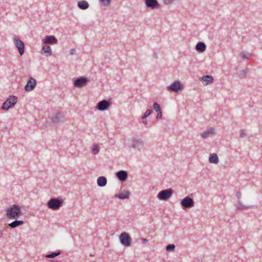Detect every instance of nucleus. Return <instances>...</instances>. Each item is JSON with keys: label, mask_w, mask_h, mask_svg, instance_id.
<instances>
[{"label": "nucleus", "mask_w": 262, "mask_h": 262, "mask_svg": "<svg viewBox=\"0 0 262 262\" xmlns=\"http://www.w3.org/2000/svg\"><path fill=\"white\" fill-rule=\"evenodd\" d=\"M6 215L9 219H16L21 215L20 207L17 205H13L6 210Z\"/></svg>", "instance_id": "obj_1"}, {"label": "nucleus", "mask_w": 262, "mask_h": 262, "mask_svg": "<svg viewBox=\"0 0 262 262\" xmlns=\"http://www.w3.org/2000/svg\"><path fill=\"white\" fill-rule=\"evenodd\" d=\"M63 200L58 198H52L47 203V206L49 209L54 210L59 209L63 205Z\"/></svg>", "instance_id": "obj_2"}, {"label": "nucleus", "mask_w": 262, "mask_h": 262, "mask_svg": "<svg viewBox=\"0 0 262 262\" xmlns=\"http://www.w3.org/2000/svg\"><path fill=\"white\" fill-rule=\"evenodd\" d=\"M17 101V97L16 96L13 95L9 96L3 103L2 108L5 111H8L16 103Z\"/></svg>", "instance_id": "obj_3"}, {"label": "nucleus", "mask_w": 262, "mask_h": 262, "mask_svg": "<svg viewBox=\"0 0 262 262\" xmlns=\"http://www.w3.org/2000/svg\"><path fill=\"white\" fill-rule=\"evenodd\" d=\"M173 192L171 188L163 190L158 193L157 197L160 200L166 201L171 196Z\"/></svg>", "instance_id": "obj_4"}, {"label": "nucleus", "mask_w": 262, "mask_h": 262, "mask_svg": "<svg viewBox=\"0 0 262 262\" xmlns=\"http://www.w3.org/2000/svg\"><path fill=\"white\" fill-rule=\"evenodd\" d=\"M180 204L184 209H186L193 207L194 202L191 198L187 196L181 201Z\"/></svg>", "instance_id": "obj_5"}, {"label": "nucleus", "mask_w": 262, "mask_h": 262, "mask_svg": "<svg viewBox=\"0 0 262 262\" xmlns=\"http://www.w3.org/2000/svg\"><path fill=\"white\" fill-rule=\"evenodd\" d=\"M13 39L14 45L18 49L20 55H23L25 52V45L24 42L17 36H14Z\"/></svg>", "instance_id": "obj_6"}, {"label": "nucleus", "mask_w": 262, "mask_h": 262, "mask_svg": "<svg viewBox=\"0 0 262 262\" xmlns=\"http://www.w3.org/2000/svg\"><path fill=\"white\" fill-rule=\"evenodd\" d=\"M120 241L121 244L125 247H129L131 245L132 239L129 234L126 232H123L120 234Z\"/></svg>", "instance_id": "obj_7"}, {"label": "nucleus", "mask_w": 262, "mask_h": 262, "mask_svg": "<svg viewBox=\"0 0 262 262\" xmlns=\"http://www.w3.org/2000/svg\"><path fill=\"white\" fill-rule=\"evenodd\" d=\"M111 104L110 101L104 99L97 103L96 108L99 111H104L111 106Z\"/></svg>", "instance_id": "obj_8"}, {"label": "nucleus", "mask_w": 262, "mask_h": 262, "mask_svg": "<svg viewBox=\"0 0 262 262\" xmlns=\"http://www.w3.org/2000/svg\"><path fill=\"white\" fill-rule=\"evenodd\" d=\"M183 88V84L179 81H176L167 87L168 90L173 92H178L179 91H181Z\"/></svg>", "instance_id": "obj_9"}, {"label": "nucleus", "mask_w": 262, "mask_h": 262, "mask_svg": "<svg viewBox=\"0 0 262 262\" xmlns=\"http://www.w3.org/2000/svg\"><path fill=\"white\" fill-rule=\"evenodd\" d=\"M89 81V79L85 77H80L74 81V86L76 88H82Z\"/></svg>", "instance_id": "obj_10"}, {"label": "nucleus", "mask_w": 262, "mask_h": 262, "mask_svg": "<svg viewBox=\"0 0 262 262\" xmlns=\"http://www.w3.org/2000/svg\"><path fill=\"white\" fill-rule=\"evenodd\" d=\"M145 4L147 8L151 9H159L160 5L157 0H144Z\"/></svg>", "instance_id": "obj_11"}, {"label": "nucleus", "mask_w": 262, "mask_h": 262, "mask_svg": "<svg viewBox=\"0 0 262 262\" xmlns=\"http://www.w3.org/2000/svg\"><path fill=\"white\" fill-rule=\"evenodd\" d=\"M36 84V80L30 77L27 84L25 86V90L27 92H30L34 90Z\"/></svg>", "instance_id": "obj_12"}, {"label": "nucleus", "mask_w": 262, "mask_h": 262, "mask_svg": "<svg viewBox=\"0 0 262 262\" xmlns=\"http://www.w3.org/2000/svg\"><path fill=\"white\" fill-rule=\"evenodd\" d=\"M64 118V114L62 112H57L53 115L51 118L52 121L54 124H58Z\"/></svg>", "instance_id": "obj_13"}, {"label": "nucleus", "mask_w": 262, "mask_h": 262, "mask_svg": "<svg viewBox=\"0 0 262 262\" xmlns=\"http://www.w3.org/2000/svg\"><path fill=\"white\" fill-rule=\"evenodd\" d=\"M45 44H57L58 42L57 39L53 35H47L42 40Z\"/></svg>", "instance_id": "obj_14"}, {"label": "nucleus", "mask_w": 262, "mask_h": 262, "mask_svg": "<svg viewBox=\"0 0 262 262\" xmlns=\"http://www.w3.org/2000/svg\"><path fill=\"white\" fill-rule=\"evenodd\" d=\"M116 176L120 181L124 182L127 179L128 174L125 170H120L116 173Z\"/></svg>", "instance_id": "obj_15"}, {"label": "nucleus", "mask_w": 262, "mask_h": 262, "mask_svg": "<svg viewBox=\"0 0 262 262\" xmlns=\"http://www.w3.org/2000/svg\"><path fill=\"white\" fill-rule=\"evenodd\" d=\"M143 146V142L141 139H134L132 143V147L134 148L140 149Z\"/></svg>", "instance_id": "obj_16"}, {"label": "nucleus", "mask_w": 262, "mask_h": 262, "mask_svg": "<svg viewBox=\"0 0 262 262\" xmlns=\"http://www.w3.org/2000/svg\"><path fill=\"white\" fill-rule=\"evenodd\" d=\"M200 80L205 82V85H208L213 82V78L211 75L203 76L200 78Z\"/></svg>", "instance_id": "obj_17"}, {"label": "nucleus", "mask_w": 262, "mask_h": 262, "mask_svg": "<svg viewBox=\"0 0 262 262\" xmlns=\"http://www.w3.org/2000/svg\"><path fill=\"white\" fill-rule=\"evenodd\" d=\"M130 193L129 191L126 190L123 193H121L119 194H116L115 195V197L116 198H119L121 200L127 199H128Z\"/></svg>", "instance_id": "obj_18"}, {"label": "nucleus", "mask_w": 262, "mask_h": 262, "mask_svg": "<svg viewBox=\"0 0 262 262\" xmlns=\"http://www.w3.org/2000/svg\"><path fill=\"white\" fill-rule=\"evenodd\" d=\"M206 45L202 41H199L195 46V49L199 52H203L206 50Z\"/></svg>", "instance_id": "obj_19"}, {"label": "nucleus", "mask_w": 262, "mask_h": 262, "mask_svg": "<svg viewBox=\"0 0 262 262\" xmlns=\"http://www.w3.org/2000/svg\"><path fill=\"white\" fill-rule=\"evenodd\" d=\"M97 185L101 187L105 186L107 184V179L105 177L101 176L97 179Z\"/></svg>", "instance_id": "obj_20"}, {"label": "nucleus", "mask_w": 262, "mask_h": 262, "mask_svg": "<svg viewBox=\"0 0 262 262\" xmlns=\"http://www.w3.org/2000/svg\"><path fill=\"white\" fill-rule=\"evenodd\" d=\"M41 54H46V56H48L52 54V50L51 47L48 45H45L41 49Z\"/></svg>", "instance_id": "obj_21"}, {"label": "nucleus", "mask_w": 262, "mask_h": 262, "mask_svg": "<svg viewBox=\"0 0 262 262\" xmlns=\"http://www.w3.org/2000/svg\"><path fill=\"white\" fill-rule=\"evenodd\" d=\"M209 162L210 163L217 164L219 162V158L216 154H211L209 156Z\"/></svg>", "instance_id": "obj_22"}, {"label": "nucleus", "mask_w": 262, "mask_h": 262, "mask_svg": "<svg viewBox=\"0 0 262 262\" xmlns=\"http://www.w3.org/2000/svg\"><path fill=\"white\" fill-rule=\"evenodd\" d=\"M78 7L82 10H85L89 7V4L86 1H81L78 2Z\"/></svg>", "instance_id": "obj_23"}, {"label": "nucleus", "mask_w": 262, "mask_h": 262, "mask_svg": "<svg viewBox=\"0 0 262 262\" xmlns=\"http://www.w3.org/2000/svg\"><path fill=\"white\" fill-rule=\"evenodd\" d=\"M214 133V129L210 128V129L203 132L201 136L203 138H206L209 136L210 135L213 134Z\"/></svg>", "instance_id": "obj_24"}, {"label": "nucleus", "mask_w": 262, "mask_h": 262, "mask_svg": "<svg viewBox=\"0 0 262 262\" xmlns=\"http://www.w3.org/2000/svg\"><path fill=\"white\" fill-rule=\"evenodd\" d=\"M24 223V222L23 221L15 220L14 221H13L11 223L9 224L8 226L11 228H14L19 226L23 225Z\"/></svg>", "instance_id": "obj_25"}, {"label": "nucleus", "mask_w": 262, "mask_h": 262, "mask_svg": "<svg viewBox=\"0 0 262 262\" xmlns=\"http://www.w3.org/2000/svg\"><path fill=\"white\" fill-rule=\"evenodd\" d=\"M236 207L237 209L242 210H246L249 208V206L244 205L239 200H238L236 204Z\"/></svg>", "instance_id": "obj_26"}, {"label": "nucleus", "mask_w": 262, "mask_h": 262, "mask_svg": "<svg viewBox=\"0 0 262 262\" xmlns=\"http://www.w3.org/2000/svg\"><path fill=\"white\" fill-rule=\"evenodd\" d=\"M61 254V252L60 251L57 252H52L51 253L48 254L46 255L47 258H54L57 256H58Z\"/></svg>", "instance_id": "obj_27"}, {"label": "nucleus", "mask_w": 262, "mask_h": 262, "mask_svg": "<svg viewBox=\"0 0 262 262\" xmlns=\"http://www.w3.org/2000/svg\"><path fill=\"white\" fill-rule=\"evenodd\" d=\"M240 55H241V57L242 58V59H247L250 57L251 54H250L247 52H245V51H242Z\"/></svg>", "instance_id": "obj_28"}, {"label": "nucleus", "mask_w": 262, "mask_h": 262, "mask_svg": "<svg viewBox=\"0 0 262 262\" xmlns=\"http://www.w3.org/2000/svg\"><path fill=\"white\" fill-rule=\"evenodd\" d=\"M152 113V110H147L142 116V119L144 120Z\"/></svg>", "instance_id": "obj_29"}, {"label": "nucleus", "mask_w": 262, "mask_h": 262, "mask_svg": "<svg viewBox=\"0 0 262 262\" xmlns=\"http://www.w3.org/2000/svg\"><path fill=\"white\" fill-rule=\"evenodd\" d=\"M99 151V148L97 145L95 144L93 145L92 147V153L93 155H97Z\"/></svg>", "instance_id": "obj_30"}, {"label": "nucleus", "mask_w": 262, "mask_h": 262, "mask_svg": "<svg viewBox=\"0 0 262 262\" xmlns=\"http://www.w3.org/2000/svg\"><path fill=\"white\" fill-rule=\"evenodd\" d=\"M154 110L157 113L162 112L160 105L157 102H155L153 104Z\"/></svg>", "instance_id": "obj_31"}, {"label": "nucleus", "mask_w": 262, "mask_h": 262, "mask_svg": "<svg viewBox=\"0 0 262 262\" xmlns=\"http://www.w3.org/2000/svg\"><path fill=\"white\" fill-rule=\"evenodd\" d=\"M176 246L174 244H169L166 247V250L167 251H171L174 249Z\"/></svg>", "instance_id": "obj_32"}, {"label": "nucleus", "mask_w": 262, "mask_h": 262, "mask_svg": "<svg viewBox=\"0 0 262 262\" xmlns=\"http://www.w3.org/2000/svg\"><path fill=\"white\" fill-rule=\"evenodd\" d=\"M111 1V0H100V2L103 6H107L110 4Z\"/></svg>", "instance_id": "obj_33"}, {"label": "nucleus", "mask_w": 262, "mask_h": 262, "mask_svg": "<svg viewBox=\"0 0 262 262\" xmlns=\"http://www.w3.org/2000/svg\"><path fill=\"white\" fill-rule=\"evenodd\" d=\"M239 134L241 138H244L246 136L247 133L245 130L242 129L239 130Z\"/></svg>", "instance_id": "obj_34"}, {"label": "nucleus", "mask_w": 262, "mask_h": 262, "mask_svg": "<svg viewBox=\"0 0 262 262\" xmlns=\"http://www.w3.org/2000/svg\"><path fill=\"white\" fill-rule=\"evenodd\" d=\"M247 74V71L245 70H241L240 71V76H242V77H244L246 76Z\"/></svg>", "instance_id": "obj_35"}, {"label": "nucleus", "mask_w": 262, "mask_h": 262, "mask_svg": "<svg viewBox=\"0 0 262 262\" xmlns=\"http://www.w3.org/2000/svg\"><path fill=\"white\" fill-rule=\"evenodd\" d=\"M174 0H163V2L165 5H169L173 3Z\"/></svg>", "instance_id": "obj_36"}, {"label": "nucleus", "mask_w": 262, "mask_h": 262, "mask_svg": "<svg viewBox=\"0 0 262 262\" xmlns=\"http://www.w3.org/2000/svg\"><path fill=\"white\" fill-rule=\"evenodd\" d=\"M241 195H242L241 192L239 191H237L236 192V196L238 200H239V199H241Z\"/></svg>", "instance_id": "obj_37"}, {"label": "nucleus", "mask_w": 262, "mask_h": 262, "mask_svg": "<svg viewBox=\"0 0 262 262\" xmlns=\"http://www.w3.org/2000/svg\"><path fill=\"white\" fill-rule=\"evenodd\" d=\"M162 112L158 113V114L156 117V119L157 120L161 119L162 118Z\"/></svg>", "instance_id": "obj_38"}, {"label": "nucleus", "mask_w": 262, "mask_h": 262, "mask_svg": "<svg viewBox=\"0 0 262 262\" xmlns=\"http://www.w3.org/2000/svg\"><path fill=\"white\" fill-rule=\"evenodd\" d=\"M75 52H76V51L74 49H71L70 51V54L71 55H73L75 54Z\"/></svg>", "instance_id": "obj_39"}, {"label": "nucleus", "mask_w": 262, "mask_h": 262, "mask_svg": "<svg viewBox=\"0 0 262 262\" xmlns=\"http://www.w3.org/2000/svg\"><path fill=\"white\" fill-rule=\"evenodd\" d=\"M4 234L3 230H0V238L3 237Z\"/></svg>", "instance_id": "obj_40"}, {"label": "nucleus", "mask_w": 262, "mask_h": 262, "mask_svg": "<svg viewBox=\"0 0 262 262\" xmlns=\"http://www.w3.org/2000/svg\"><path fill=\"white\" fill-rule=\"evenodd\" d=\"M141 240L142 241V242L144 243H146L147 242H148V240L146 238H141Z\"/></svg>", "instance_id": "obj_41"}, {"label": "nucleus", "mask_w": 262, "mask_h": 262, "mask_svg": "<svg viewBox=\"0 0 262 262\" xmlns=\"http://www.w3.org/2000/svg\"><path fill=\"white\" fill-rule=\"evenodd\" d=\"M142 123H143L144 125H146L147 124V122L146 120H143V121H142Z\"/></svg>", "instance_id": "obj_42"}]
</instances>
